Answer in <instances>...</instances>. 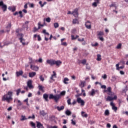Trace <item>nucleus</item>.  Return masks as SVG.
Masks as SVG:
<instances>
[{"mask_svg":"<svg viewBox=\"0 0 128 128\" xmlns=\"http://www.w3.org/2000/svg\"><path fill=\"white\" fill-rule=\"evenodd\" d=\"M27 86L28 87L30 90L34 88V86H32V80H28L27 82Z\"/></svg>","mask_w":128,"mask_h":128,"instance_id":"1a4fd4ad","label":"nucleus"},{"mask_svg":"<svg viewBox=\"0 0 128 128\" xmlns=\"http://www.w3.org/2000/svg\"><path fill=\"white\" fill-rule=\"evenodd\" d=\"M116 3H112L111 5H110V8H116Z\"/></svg>","mask_w":128,"mask_h":128,"instance_id":"37998d69","label":"nucleus"},{"mask_svg":"<svg viewBox=\"0 0 128 128\" xmlns=\"http://www.w3.org/2000/svg\"><path fill=\"white\" fill-rule=\"evenodd\" d=\"M71 38L72 40H76V38L74 37V35L71 36Z\"/></svg>","mask_w":128,"mask_h":128,"instance_id":"5fc2aeb1","label":"nucleus"},{"mask_svg":"<svg viewBox=\"0 0 128 128\" xmlns=\"http://www.w3.org/2000/svg\"><path fill=\"white\" fill-rule=\"evenodd\" d=\"M39 78L41 82H44V78L42 76V75L40 76Z\"/></svg>","mask_w":128,"mask_h":128,"instance_id":"e433bc0d","label":"nucleus"},{"mask_svg":"<svg viewBox=\"0 0 128 128\" xmlns=\"http://www.w3.org/2000/svg\"><path fill=\"white\" fill-rule=\"evenodd\" d=\"M107 128H110L112 126L110 124V123L107 124Z\"/></svg>","mask_w":128,"mask_h":128,"instance_id":"338daca9","label":"nucleus"},{"mask_svg":"<svg viewBox=\"0 0 128 128\" xmlns=\"http://www.w3.org/2000/svg\"><path fill=\"white\" fill-rule=\"evenodd\" d=\"M43 98L46 102H48V94H44Z\"/></svg>","mask_w":128,"mask_h":128,"instance_id":"6ab92c4d","label":"nucleus"},{"mask_svg":"<svg viewBox=\"0 0 128 128\" xmlns=\"http://www.w3.org/2000/svg\"><path fill=\"white\" fill-rule=\"evenodd\" d=\"M96 60H98V62H100V60H102V56L100 54H97Z\"/></svg>","mask_w":128,"mask_h":128,"instance_id":"4be33fe9","label":"nucleus"},{"mask_svg":"<svg viewBox=\"0 0 128 128\" xmlns=\"http://www.w3.org/2000/svg\"><path fill=\"white\" fill-rule=\"evenodd\" d=\"M108 95L110 96H108L106 98V102H112V100H118V96L116 95L114 96V92H112V88L108 87L107 88Z\"/></svg>","mask_w":128,"mask_h":128,"instance_id":"f257e3e1","label":"nucleus"},{"mask_svg":"<svg viewBox=\"0 0 128 128\" xmlns=\"http://www.w3.org/2000/svg\"><path fill=\"white\" fill-rule=\"evenodd\" d=\"M30 68L32 70H35V72H38V66H33L32 64L30 65Z\"/></svg>","mask_w":128,"mask_h":128,"instance_id":"ddd939ff","label":"nucleus"},{"mask_svg":"<svg viewBox=\"0 0 128 128\" xmlns=\"http://www.w3.org/2000/svg\"><path fill=\"white\" fill-rule=\"evenodd\" d=\"M106 78H108V76L106 74H104V76H102V78H104V80H106Z\"/></svg>","mask_w":128,"mask_h":128,"instance_id":"49530a36","label":"nucleus"},{"mask_svg":"<svg viewBox=\"0 0 128 128\" xmlns=\"http://www.w3.org/2000/svg\"><path fill=\"white\" fill-rule=\"evenodd\" d=\"M28 120L32 118V120H34L36 118V116H34V114H32V116H29L28 117Z\"/></svg>","mask_w":128,"mask_h":128,"instance_id":"c9c22d12","label":"nucleus"},{"mask_svg":"<svg viewBox=\"0 0 128 128\" xmlns=\"http://www.w3.org/2000/svg\"><path fill=\"white\" fill-rule=\"evenodd\" d=\"M55 108H56V110H58V112H60V110H64V106H62L60 107L58 106H55Z\"/></svg>","mask_w":128,"mask_h":128,"instance_id":"2eb2a0df","label":"nucleus"},{"mask_svg":"<svg viewBox=\"0 0 128 128\" xmlns=\"http://www.w3.org/2000/svg\"><path fill=\"white\" fill-rule=\"evenodd\" d=\"M71 100H72V99L70 98H68L67 100V104L68 106H70V104H72V102H70Z\"/></svg>","mask_w":128,"mask_h":128,"instance_id":"a19ab883","label":"nucleus"},{"mask_svg":"<svg viewBox=\"0 0 128 128\" xmlns=\"http://www.w3.org/2000/svg\"><path fill=\"white\" fill-rule=\"evenodd\" d=\"M22 118L20 119V120H22V122L24 120H28L26 118V116H22Z\"/></svg>","mask_w":128,"mask_h":128,"instance_id":"2f4dec72","label":"nucleus"},{"mask_svg":"<svg viewBox=\"0 0 128 128\" xmlns=\"http://www.w3.org/2000/svg\"><path fill=\"white\" fill-rule=\"evenodd\" d=\"M42 32L43 34H47V36H50V34L46 32V30H44Z\"/></svg>","mask_w":128,"mask_h":128,"instance_id":"58836bf2","label":"nucleus"},{"mask_svg":"<svg viewBox=\"0 0 128 128\" xmlns=\"http://www.w3.org/2000/svg\"><path fill=\"white\" fill-rule=\"evenodd\" d=\"M82 92L83 94V96H86V91L84 89H82Z\"/></svg>","mask_w":128,"mask_h":128,"instance_id":"a18cd8bd","label":"nucleus"},{"mask_svg":"<svg viewBox=\"0 0 128 128\" xmlns=\"http://www.w3.org/2000/svg\"><path fill=\"white\" fill-rule=\"evenodd\" d=\"M29 60H30V64H32L34 62H36V60H32V58L30 57L29 58Z\"/></svg>","mask_w":128,"mask_h":128,"instance_id":"ea45409f","label":"nucleus"},{"mask_svg":"<svg viewBox=\"0 0 128 128\" xmlns=\"http://www.w3.org/2000/svg\"><path fill=\"white\" fill-rule=\"evenodd\" d=\"M69 80H70L68 79V78H64V80H63V82L65 84H68Z\"/></svg>","mask_w":128,"mask_h":128,"instance_id":"a211bd4d","label":"nucleus"},{"mask_svg":"<svg viewBox=\"0 0 128 128\" xmlns=\"http://www.w3.org/2000/svg\"><path fill=\"white\" fill-rule=\"evenodd\" d=\"M54 64H56L57 66H60L62 64V62L60 60H54Z\"/></svg>","mask_w":128,"mask_h":128,"instance_id":"dca6fc26","label":"nucleus"},{"mask_svg":"<svg viewBox=\"0 0 128 128\" xmlns=\"http://www.w3.org/2000/svg\"><path fill=\"white\" fill-rule=\"evenodd\" d=\"M101 88H104V90H106V85H102Z\"/></svg>","mask_w":128,"mask_h":128,"instance_id":"6e6d98bb","label":"nucleus"},{"mask_svg":"<svg viewBox=\"0 0 128 128\" xmlns=\"http://www.w3.org/2000/svg\"><path fill=\"white\" fill-rule=\"evenodd\" d=\"M72 104H73V106H74V104H76V100H73V102H72Z\"/></svg>","mask_w":128,"mask_h":128,"instance_id":"052dcab7","label":"nucleus"},{"mask_svg":"<svg viewBox=\"0 0 128 128\" xmlns=\"http://www.w3.org/2000/svg\"><path fill=\"white\" fill-rule=\"evenodd\" d=\"M116 48L118 50H120V48H122V44H119L117 46H116Z\"/></svg>","mask_w":128,"mask_h":128,"instance_id":"c03bdc74","label":"nucleus"},{"mask_svg":"<svg viewBox=\"0 0 128 128\" xmlns=\"http://www.w3.org/2000/svg\"><path fill=\"white\" fill-rule=\"evenodd\" d=\"M12 12H16V6H13V8H12Z\"/></svg>","mask_w":128,"mask_h":128,"instance_id":"69168bd1","label":"nucleus"},{"mask_svg":"<svg viewBox=\"0 0 128 128\" xmlns=\"http://www.w3.org/2000/svg\"><path fill=\"white\" fill-rule=\"evenodd\" d=\"M40 114L41 116H46V113L44 112V110H40Z\"/></svg>","mask_w":128,"mask_h":128,"instance_id":"b1692460","label":"nucleus"},{"mask_svg":"<svg viewBox=\"0 0 128 128\" xmlns=\"http://www.w3.org/2000/svg\"><path fill=\"white\" fill-rule=\"evenodd\" d=\"M17 36L19 40H20V42L22 43V46H26V40L24 38V35L22 34H17Z\"/></svg>","mask_w":128,"mask_h":128,"instance_id":"20e7f679","label":"nucleus"},{"mask_svg":"<svg viewBox=\"0 0 128 128\" xmlns=\"http://www.w3.org/2000/svg\"><path fill=\"white\" fill-rule=\"evenodd\" d=\"M65 114L67 116H70L72 114V112H70V110H68L66 111Z\"/></svg>","mask_w":128,"mask_h":128,"instance_id":"a878e982","label":"nucleus"},{"mask_svg":"<svg viewBox=\"0 0 128 128\" xmlns=\"http://www.w3.org/2000/svg\"><path fill=\"white\" fill-rule=\"evenodd\" d=\"M44 24H42L40 22L38 23V29L40 30L42 27L44 26Z\"/></svg>","mask_w":128,"mask_h":128,"instance_id":"c756f323","label":"nucleus"},{"mask_svg":"<svg viewBox=\"0 0 128 128\" xmlns=\"http://www.w3.org/2000/svg\"><path fill=\"white\" fill-rule=\"evenodd\" d=\"M2 102H10L12 100V92L8 91L7 94H5L2 98Z\"/></svg>","mask_w":128,"mask_h":128,"instance_id":"7ed1b4c3","label":"nucleus"},{"mask_svg":"<svg viewBox=\"0 0 128 128\" xmlns=\"http://www.w3.org/2000/svg\"><path fill=\"white\" fill-rule=\"evenodd\" d=\"M30 124L32 126V128H36V124H34V122H30Z\"/></svg>","mask_w":128,"mask_h":128,"instance_id":"cd10ccee","label":"nucleus"},{"mask_svg":"<svg viewBox=\"0 0 128 128\" xmlns=\"http://www.w3.org/2000/svg\"><path fill=\"white\" fill-rule=\"evenodd\" d=\"M98 36H104V32H98Z\"/></svg>","mask_w":128,"mask_h":128,"instance_id":"72a5a7b5","label":"nucleus"},{"mask_svg":"<svg viewBox=\"0 0 128 128\" xmlns=\"http://www.w3.org/2000/svg\"><path fill=\"white\" fill-rule=\"evenodd\" d=\"M104 114L105 116H110V111L108 110H105Z\"/></svg>","mask_w":128,"mask_h":128,"instance_id":"7c9ffc66","label":"nucleus"},{"mask_svg":"<svg viewBox=\"0 0 128 128\" xmlns=\"http://www.w3.org/2000/svg\"><path fill=\"white\" fill-rule=\"evenodd\" d=\"M120 72L121 74H124V71L120 70Z\"/></svg>","mask_w":128,"mask_h":128,"instance_id":"774afa93","label":"nucleus"},{"mask_svg":"<svg viewBox=\"0 0 128 128\" xmlns=\"http://www.w3.org/2000/svg\"><path fill=\"white\" fill-rule=\"evenodd\" d=\"M18 14H20V18H22V11H20L19 12H18Z\"/></svg>","mask_w":128,"mask_h":128,"instance_id":"13d9d810","label":"nucleus"},{"mask_svg":"<svg viewBox=\"0 0 128 128\" xmlns=\"http://www.w3.org/2000/svg\"><path fill=\"white\" fill-rule=\"evenodd\" d=\"M50 20H51L50 18L48 17L46 18V22H50Z\"/></svg>","mask_w":128,"mask_h":128,"instance_id":"864d4df0","label":"nucleus"},{"mask_svg":"<svg viewBox=\"0 0 128 128\" xmlns=\"http://www.w3.org/2000/svg\"><path fill=\"white\" fill-rule=\"evenodd\" d=\"M61 45L62 46H68V43H66V42H62L61 43Z\"/></svg>","mask_w":128,"mask_h":128,"instance_id":"3c124183","label":"nucleus"},{"mask_svg":"<svg viewBox=\"0 0 128 128\" xmlns=\"http://www.w3.org/2000/svg\"><path fill=\"white\" fill-rule=\"evenodd\" d=\"M23 74H24V72H22V70H20L19 72H16V76L18 78V76H22Z\"/></svg>","mask_w":128,"mask_h":128,"instance_id":"4468645a","label":"nucleus"},{"mask_svg":"<svg viewBox=\"0 0 128 128\" xmlns=\"http://www.w3.org/2000/svg\"><path fill=\"white\" fill-rule=\"evenodd\" d=\"M76 102H78V104H80L82 106H84V104H86L84 101L82 100L80 98H77Z\"/></svg>","mask_w":128,"mask_h":128,"instance_id":"423d86ee","label":"nucleus"},{"mask_svg":"<svg viewBox=\"0 0 128 128\" xmlns=\"http://www.w3.org/2000/svg\"><path fill=\"white\" fill-rule=\"evenodd\" d=\"M72 24H80V22L78 21V20L76 18H74L72 20Z\"/></svg>","mask_w":128,"mask_h":128,"instance_id":"412c9836","label":"nucleus"},{"mask_svg":"<svg viewBox=\"0 0 128 128\" xmlns=\"http://www.w3.org/2000/svg\"><path fill=\"white\" fill-rule=\"evenodd\" d=\"M46 64H50V66H52L54 65V59L47 60L46 61Z\"/></svg>","mask_w":128,"mask_h":128,"instance_id":"39448f33","label":"nucleus"},{"mask_svg":"<svg viewBox=\"0 0 128 128\" xmlns=\"http://www.w3.org/2000/svg\"><path fill=\"white\" fill-rule=\"evenodd\" d=\"M2 9L3 10L4 12H6V9L8 8V6H6V4H4L2 6Z\"/></svg>","mask_w":128,"mask_h":128,"instance_id":"393cba45","label":"nucleus"},{"mask_svg":"<svg viewBox=\"0 0 128 128\" xmlns=\"http://www.w3.org/2000/svg\"><path fill=\"white\" fill-rule=\"evenodd\" d=\"M36 126L38 128H44V126H42V124L40 122H36Z\"/></svg>","mask_w":128,"mask_h":128,"instance_id":"f3484780","label":"nucleus"},{"mask_svg":"<svg viewBox=\"0 0 128 128\" xmlns=\"http://www.w3.org/2000/svg\"><path fill=\"white\" fill-rule=\"evenodd\" d=\"M66 91L64 90L60 92V94L57 95L50 94L49 96V98L50 100H54L56 102H58L62 96H66Z\"/></svg>","mask_w":128,"mask_h":128,"instance_id":"f03ea898","label":"nucleus"},{"mask_svg":"<svg viewBox=\"0 0 128 128\" xmlns=\"http://www.w3.org/2000/svg\"><path fill=\"white\" fill-rule=\"evenodd\" d=\"M98 4L94 2L92 4V6H94V8H96V6H98Z\"/></svg>","mask_w":128,"mask_h":128,"instance_id":"4c0bfd02","label":"nucleus"},{"mask_svg":"<svg viewBox=\"0 0 128 128\" xmlns=\"http://www.w3.org/2000/svg\"><path fill=\"white\" fill-rule=\"evenodd\" d=\"M98 46V42H96L94 44H92V46Z\"/></svg>","mask_w":128,"mask_h":128,"instance_id":"603ef678","label":"nucleus"},{"mask_svg":"<svg viewBox=\"0 0 128 128\" xmlns=\"http://www.w3.org/2000/svg\"><path fill=\"white\" fill-rule=\"evenodd\" d=\"M37 38L38 42H40V40H42V38H40V35H38Z\"/></svg>","mask_w":128,"mask_h":128,"instance_id":"8fccbe9b","label":"nucleus"},{"mask_svg":"<svg viewBox=\"0 0 128 128\" xmlns=\"http://www.w3.org/2000/svg\"><path fill=\"white\" fill-rule=\"evenodd\" d=\"M28 96V98H32V94L29 92Z\"/></svg>","mask_w":128,"mask_h":128,"instance_id":"4d7b16f0","label":"nucleus"},{"mask_svg":"<svg viewBox=\"0 0 128 128\" xmlns=\"http://www.w3.org/2000/svg\"><path fill=\"white\" fill-rule=\"evenodd\" d=\"M53 72V74H52V76H53V78H56V72L54 71L52 72Z\"/></svg>","mask_w":128,"mask_h":128,"instance_id":"de8ad7c7","label":"nucleus"},{"mask_svg":"<svg viewBox=\"0 0 128 128\" xmlns=\"http://www.w3.org/2000/svg\"><path fill=\"white\" fill-rule=\"evenodd\" d=\"M71 124H72L73 126H76V120H74V118L71 120Z\"/></svg>","mask_w":128,"mask_h":128,"instance_id":"473e14b6","label":"nucleus"},{"mask_svg":"<svg viewBox=\"0 0 128 128\" xmlns=\"http://www.w3.org/2000/svg\"><path fill=\"white\" fill-rule=\"evenodd\" d=\"M18 100V102L19 104V106H22V102H20V100Z\"/></svg>","mask_w":128,"mask_h":128,"instance_id":"0e129e2a","label":"nucleus"},{"mask_svg":"<svg viewBox=\"0 0 128 128\" xmlns=\"http://www.w3.org/2000/svg\"><path fill=\"white\" fill-rule=\"evenodd\" d=\"M81 64H86V59H84L82 60Z\"/></svg>","mask_w":128,"mask_h":128,"instance_id":"79ce46f5","label":"nucleus"},{"mask_svg":"<svg viewBox=\"0 0 128 128\" xmlns=\"http://www.w3.org/2000/svg\"><path fill=\"white\" fill-rule=\"evenodd\" d=\"M81 116L84 118H88V114H86V112H81Z\"/></svg>","mask_w":128,"mask_h":128,"instance_id":"5701e85b","label":"nucleus"},{"mask_svg":"<svg viewBox=\"0 0 128 128\" xmlns=\"http://www.w3.org/2000/svg\"><path fill=\"white\" fill-rule=\"evenodd\" d=\"M72 14L74 18H78V9L76 8L72 12Z\"/></svg>","mask_w":128,"mask_h":128,"instance_id":"6e6552de","label":"nucleus"},{"mask_svg":"<svg viewBox=\"0 0 128 128\" xmlns=\"http://www.w3.org/2000/svg\"><path fill=\"white\" fill-rule=\"evenodd\" d=\"M85 26L88 30H90V28H92V24H90V22L88 20L85 24Z\"/></svg>","mask_w":128,"mask_h":128,"instance_id":"9b49d317","label":"nucleus"},{"mask_svg":"<svg viewBox=\"0 0 128 128\" xmlns=\"http://www.w3.org/2000/svg\"><path fill=\"white\" fill-rule=\"evenodd\" d=\"M36 74V72H29V76L30 78H34Z\"/></svg>","mask_w":128,"mask_h":128,"instance_id":"aec40b11","label":"nucleus"},{"mask_svg":"<svg viewBox=\"0 0 128 128\" xmlns=\"http://www.w3.org/2000/svg\"><path fill=\"white\" fill-rule=\"evenodd\" d=\"M96 94H100V92L98 90H94V89H92L91 92H90V94L91 96H94Z\"/></svg>","mask_w":128,"mask_h":128,"instance_id":"0eeeda50","label":"nucleus"},{"mask_svg":"<svg viewBox=\"0 0 128 128\" xmlns=\"http://www.w3.org/2000/svg\"><path fill=\"white\" fill-rule=\"evenodd\" d=\"M38 88L40 90H41V92H44V87L42 86L39 85L38 86Z\"/></svg>","mask_w":128,"mask_h":128,"instance_id":"c85d7f7f","label":"nucleus"},{"mask_svg":"<svg viewBox=\"0 0 128 128\" xmlns=\"http://www.w3.org/2000/svg\"><path fill=\"white\" fill-rule=\"evenodd\" d=\"M79 86L81 88H84L86 86V81L80 80V83L79 84Z\"/></svg>","mask_w":128,"mask_h":128,"instance_id":"f8f14e48","label":"nucleus"},{"mask_svg":"<svg viewBox=\"0 0 128 128\" xmlns=\"http://www.w3.org/2000/svg\"><path fill=\"white\" fill-rule=\"evenodd\" d=\"M38 62H42V58H40L38 60Z\"/></svg>","mask_w":128,"mask_h":128,"instance_id":"e2e57ef3","label":"nucleus"},{"mask_svg":"<svg viewBox=\"0 0 128 128\" xmlns=\"http://www.w3.org/2000/svg\"><path fill=\"white\" fill-rule=\"evenodd\" d=\"M12 28V24L10 23L6 26V28Z\"/></svg>","mask_w":128,"mask_h":128,"instance_id":"09e8293b","label":"nucleus"},{"mask_svg":"<svg viewBox=\"0 0 128 128\" xmlns=\"http://www.w3.org/2000/svg\"><path fill=\"white\" fill-rule=\"evenodd\" d=\"M54 26L55 28H58V26H59L58 23V22L54 23Z\"/></svg>","mask_w":128,"mask_h":128,"instance_id":"f704fd0d","label":"nucleus"},{"mask_svg":"<svg viewBox=\"0 0 128 128\" xmlns=\"http://www.w3.org/2000/svg\"><path fill=\"white\" fill-rule=\"evenodd\" d=\"M4 2L3 1H0V6H4Z\"/></svg>","mask_w":128,"mask_h":128,"instance_id":"bf43d9fd","label":"nucleus"},{"mask_svg":"<svg viewBox=\"0 0 128 128\" xmlns=\"http://www.w3.org/2000/svg\"><path fill=\"white\" fill-rule=\"evenodd\" d=\"M110 106L112 107V110H114L115 112H116V110H118V107L114 106V102H110Z\"/></svg>","mask_w":128,"mask_h":128,"instance_id":"9d476101","label":"nucleus"},{"mask_svg":"<svg viewBox=\"0 0 128 128\" xmlns=\"http://www.w3.org/2000/svg\"><path fill=\"white\" fill-rule=\"evenodd\" d=\"M22 78H28V76L26 74L22 75Z\"/></svg>","mask_w":128,"mask_h":128,"instance_id":"680f3d73","label":"nucleus"},{"mask_svg":"<svg viewBox=\"0 0 128 128\" xmlns=\"http://www.w3.org/2000/svg\"><path fill=\"white\" fill-rule=\"evenodd\" d=\"M22 90L20 88L16 90V96H20V93L21 92Z\"/></svg>","mask_w":128,"mask_h":128,"instance_id":"bb28decb","label":"nucleus"}]
</instances>
